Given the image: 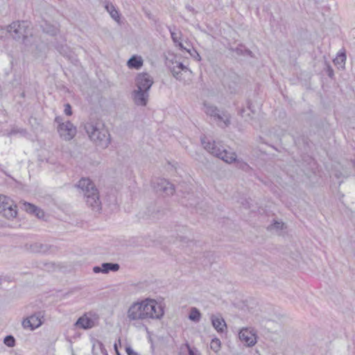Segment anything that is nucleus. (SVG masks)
<instances>
[{"label":"nucleus","instance_id":"8","mask_svg":"<svg viewBox=\"0 0 355 355\" xmlns=\"http://www.w3.org/2000/svg\"><path fill=\"white\" fill-rule=\"evenodd\" d=\"M143 300L132 303L128 309L127 318L129 321L145 320L143 311Z\"/></svg>","mask_w":355,"mask_h":355},{"label":"nucleus","instance_id":"37","mask_svg":"<svg viewBox=\"0 0 355 355\" xmlns=\"http://www.w3.org/2000/svg\"><path fill=\"white\" fill-rule=\"evenodd\" d=\"M175 67H176L179 70H182V71H184V70H187V67H185L182 62H179L177 66H175Z\"/></svg>","mask_w":355,"mask_h":355},{"label":"nucleus","instance_id":"32","mask_svg":"<svg viewBox=\"0 0 355 355\" xmlns=\"http://www.w3.org/2000/svg\"><path fill=\"white\" fill-rule=\"evenodd\" d=\"M283 226H284V223L282 222H277V221H275L273 224H271L269 227H268V230H282L283 228Z\"/></svg>","mask_w":355,"mask_h":355},{"label":"nucleus","instance_id":"41","mask_svg":"<svg viewBox=\"0 0 355 355\" xmlns=\"http://www.w3.org/2000/svg\"><path fill=\"white\" fill-rule=\"evenodd\" d=\"M114 350L116 351L117 355H119V350H118V345L116 343H114Z\"/></svg>","mask_w":355,"mask_h":355},{"label":"nucleus","instance_id":"20","mask_svg":"<svg viewBox=\"0 0 355 355\" xmlns=\"http://www.w3.org/2000/svg\"><path fill=\"white\" fill-rule=\"evenodd\" d=\"M56 49L63 56L68 58L69 60H74V61H77L76 58H73L71 51L67 45L59 44L56 46Z\"/></svg>","mask_w":355,"mask_h":355},{"label":"nucleus","instance_id":"14","mask_svg":"<svg viewBox=\"0 0 355 355\" xmlns=\"http://www.w3.org/2000/svg\"><path fill=\"white\" fill-rule=\"evenodd\" d=\"M94 321L92 318L84 315L78 319L75 325L83 329H88L94 327Z\"/></svg>","mask_w":355,"mask_h":355},{"label":"nucleus","instance_id":"11","mask_svg":"<svg viewBox=\"0 0 355 355\" xmlns=\"http://www.w3.org/2000/svg\"><path fill=\"white\" fill-rule=\"evenodd\" d=\"M132 98L137 106H146L149 98V92L146 90L136 89L132 92Z\"/></svg>","mask_w":355,"mask_h":355},{"label":"nucleus","instance_id":"34","mask_svg":"<svg viewBox=\"0 0 355 355\" xmlns=\"http://www.w3.org/2000/svg\"><path fill=\"white\" fill-rule=\"evenodd\" d=\"M64 112L67 116H71L72 114L71 106L69 103H66L64 105Z\"/></svg>","mask_w":355,"mask_h":355},{"label":"nucleus","instance_id":"27","mask_svg":"<svg viewBox=\"0 0 355 355\" xmlns=\"http://www.w3.org/2000/svg\"><path fill=\"white\" fill-rule=\"evenodd\" d=\"M3 343L9 347H12L15 345V339L11 335L6 336L3 339Z\"/></svg>","mask_w":355,"mask_h":355},{"label":"nucleus","instance_id":"4","mask_svg":"<svg viewBox=\"0 0 355 355\" xmlns=\"http://www.w3.org/2000/svg\"><path fill=\"white\" fill-rule=\"evenodd\" d=\"M143 311L144 312L145 320H159L164 314V308L156 300L146 298L143 300Z\"/></svg>","mask_w":355,"mask_h":355},{"label":"nucleus","instance_id":"30","mask_svg":"<svg viewBox=\"0 0 355 355\" xmlns=\"http://www.w3.org/2000/svg\"><path fill=\"white\" fill-rule=\"evenodd\" d=\"M220 346V341L219 339L215 338L211 340V348L215 351L217 352Z\"/></svg>","mask_w":355,"mask_h":355},{"label":"nucleus","instance_id":"17","mask_svg":"<svg viewBox=\"0 0 355 355\" xmlns=\"http://www.w3.org/2000/svg\"><path fill=\"white\" fill-rule=\"evenodd\" d=\"M211 320L213 327L216 329L217 331H224V329L226 327V324L224 319L222 317L213 315L211 318Z\"/></svg>","mask_w":355,"mask_h":355},{"label":"nucleus","instance_id":"7","mask_svg":"<svg viewBox=\"0 0 355 355\" xmlns=\"http://www.w3.org/2000/svg\"><path fill=\"white\" fill-rule=\"evenodd\" d=\"M0 214L7 219H12L17 214V205L4 195H0Z\"/></svg>","mask_w":355,"mask_h":355},{"label":"nucleus","instance_id":"39","mask_svg":"<svg viewBox=\"0 0 355 355\" xmlns=\"http://www.w3.org/2000/svg\"><path fill=\"white\" fill-rule=\"evenodd\" d=\"M188 349H189V355H196V353L194 352L193 349H191L189 346H188Z\"/></svg>","mask_w":355,"mask_h":355},{"label":"nucleus","instance_id":"6","mask_svg":"<svg viewBox=\"0 0 355 355\" xmlns=\"http://www.w3.org/2000/svg\"><path fill=\"white\" fill-rule=\"evenodd\" d=\"M10 35L15 40H23L30 33L28 22L26 21H13L9 25Z\"/></svg>","mask_w":355,"mask_h":355},{"label":"nucleus","instance_id":"5","mask_svg":"<svg viewBox=\"0 0 355 355\" xmlns=\"http://www.w3.org/2000/svg\"><path fill=\"white\" fill-rule=\"evenodd\" d=\"M204 106L205 113L214 117L220 127L224 128L230 124V116L227 112H220L216 106L207 103H205Z\"/></svg>","mask_w":355,"mask_h":355},{"label":"nucleus","instance_id":"26","mask_svg":"<svg viewBox=\"0 0 355 355\" xmlns=\"http://www.w3.org/2000/svg\"><path fill=\"white\" fill-rule=\"evenodd\" d=\"M176 241L181 243L182 247L189 245V243H193V241L190 240L187 236L178 234Z\"/></svg>","mask_w":355,"mask_h":355},{"label":"nucleus","instance_id":"46","mask_svg":"<svg viewBox=\"0 0 355 355\" xmlns=\"http://www.w3.org/2000/svg\"><path fill=\"white\" fill-rule=\"evenodd\" d=\"M182 230H186V228H185V227H182Z\"/></svg>","mask_w":355,"mask_h":355},{"label":"nucleus","instance_id":"35","mask_svg":"<svg viewBox=\"0 0 355 355\" xmlns=\"http://www.w3.org/2000/svg\"><path fill=\"white\" fill-rule=\"evenodd\" d=\"M176 44H177V45L180 47V49L181 50H185V51H187L188 53H189L192 56H193V54H192V53H191V50H190V49H187V48H185V47L183 46V44H182V42H178V43H176Z\"/></svg>","mask_w":355,"mask_h":355},{"label":"nucleus","instance_id":"19","mask_svg":"<svg viewBox=\"0 0 355 355\" xmlns=\"http://www.w3.org/2000/svg\"><path fill=\"white\" fill-rule=\"evenodd\" d=\"M28 250L34 253H45L48 251L49 248L47 245L40 243H34L29 245Z\"/></svg>","mask_w":355,"mask_h":355},{"label":"nucleus","instance_id":"12","mask_svg":"<svg viewBox=\"0 0 355 355\" xmlns=\"http://www.w3.org/2000/svg\"><path fill=\"white\" fill-rule=\"evenodd\" d=\"M154 184V187L157 192H163L167 196L172 195L174 193L173 184L166 179H158Z\"/></svg>","mask_w":355,"mask_h":355},{"label":"nucleus","instance_id":"15","mask_svg":"<svg viewBox=\"0 0 355 355\" xmlns=\"http://www.w3.org/2000/svg\"><path fill=\"white\" fill-rule=\"evenodd\" d=\"M23 205L26 212L36 216L38 218H42L44 216V212L34 205L25 202Z\"/></svg>","mask_w":355,"mask_h":355},{"label":"nucleus","instance_id":"13","mask_svg":"<svg viewBox=\"0 0 355 355\" xmlns=\"http://www.w3.org/2000/svg\"><path fill=\"white\" fill-rule=\"evenodd\" d=\"M239 339L248 347L254 345L257 343L255 334L248 328L242 329L239 334Z\"/></svg>","mask_w":355,"mask_h":355},{"label":"nucleus","instance_id":"18","mask_svg":"<svg viewBox=\"0 0 355 355\" xmlns=\"http://www.w3.org/2000/svg\"><path fill=\"white\" fill-rule=\"evenodd\" d=\"M143 60L141 56L133 55L127 62V65L130 69H139L143 66Z\"/></svg>","mask_w":355,"mask_h":355},{"label":"nucleus","instance_id":"29","mask_svg":"<svg viewBox=\"0 0 355 355\" xmlns=\"http://www.w3.org/2000/svg\"><path fill=\"white\" fill-rule=\"evenodd\" d=\"M22 326L24 329H28L31 331L35 329L36 328H35V327H33V324L31 322V321L30 320V319L28 318H25L23 321H22Z\"/></svg>","mask_w":355,"mask_h":355},{"label":"nucleus","instance_id":"24","mask_svg":"<svg viewBox=\"0 0 355 355\" xmlns=\"http://www.w3.org/2000/svg\"><path fill=\"white\" fill-rule=\"evenodd\" d=\"M200 318L201 313L200 311L196 307H192L189 315V319L193 322H198Z\"/></svg>","mask_w":355,"mask_h":355},{"label":"nucleus","instance_id":"28","mask_svg":"<svg viewBox=\"0 0 355 355\" xmlns=\"http://www.w3.org/2000/svg\"><path fill=\"white\" fill-rule=\"evenodd\" d=\"M8 35H10L9 25L5 27L0 26V39L3 40L6 38Z\"/></svg>","mask_w":355,"mask_h":355},{"label":"nucleus","instance_id":"25","mask_svg":"<svg viewBox=\"0 0 355 355\" xmlns=\"http://www.w3.org/2000/svg\"><path fill=\"white\" fill-rule=\"evenodd\" d=\"M345 52H339L336 58L334 60V63L340 67H343L346 61Z\"/></svg>","mask_w":355,"mask_h":355},{"label":"nucleus","instance_id":"1","mask_svg":"<svg viewBox=\"0 0 355 355\" xmlns=\"http://www.w3.org/2000/svg\"><path fill=\"white\" fill-rule=\"evenodd\" d=\"M84 196L87 205L96 212L101 210L99 192L93 182L87 178H82L76 184Z\"/></svg>","mask_w":355,"mask_h":355},{"label":"nucleus","instance_id":"40","mask_svg":"<svg viewBox=\"0 0 355 355\" xmlns=\"http://www.w3.org/2000/svg\"><path fill=\"white\" fill-rule=\"evenodd\" d=\"M55 121V122H57L58 123V125H60V123H62V119L59 116L56 117Z\"/></svg>","mask_w":355,"mask_h":355},{"label":"nucleus","instance_id":"10","mask_svg":"<svg viewBox=\"0 0 355 355\" xmlns=\"http://www.w3.org/2000/svg\"><path fill=\"white\" fill-rule=\"evenodd\" d=\"M137 89L149 92L153 84V78L147 73H139L135 79Z\"/></svg>","mask_w":355,"mask_h":355},{"label":"nucleus","instance_id":"9","mask_svg":"<svg viewBox=\"0 0 355 355\" xmlns=\"http://www.w3.org/2000/svg\"><path fill=\"white\" fill-rule=\"evenodd\" d=\"M58 131L60 137L65 141L72 139L77 132L76 127L69 121L60 123L58 127Z\"/></svg>","mask_w":355,"mask_h":355},{"label":"nucleus","instance_id":"33","mask_svg":"<svg viewBox=\"0 0 355 355\" xmlns=\"http://www.w3.org/2000/svg\"><path fill=\"white\" fill-rule=\"evenodd\" d=\"M181 70H179L176 67H173V69L171 70V72L173 73V76L176 78V79H181V72H180Z\"/></svg>","mask_w":355,"mask_h":355},{"label":"nucleus","instance_id":"3","mask_svg":"<svg viewBox=\"0 0 355 355\" xmlns=\"http://www.w3.org/2000/svg\"><path fill=\"white\" fill-rule=\"evenodd\" d=\"M200 141L203 148L214 156L217 157L229 164H231L236 160V153L227 151L220 143L211 141L205 135L201 137Z\"/></svg>","mask_w":355,"mask_h":355},{"label":"nucleus","instance_id":"21","mask_svg":"<svg viewBox=\"0 0 355 355\" xmlns=\"http://www.w3.org/2000/svg\"><path fill=\"white\" fill-rule=\"evenodd\" d=\"M119 264L116 263H103L102 264L103 273H108L110 271L116 272L119 270Z\"/></svg>","mask_w":355,"mask_h":355},{"label":"nucleus","instance_id":"23","mask_svg":"<svg viewBox=\"0 0 355 355\" xmlns=\"http://www.w3.org/2000/svg\"><path fill=\"white\" fill-rule=\"evenodd\" d=\"M43 318V315L41 312H37L31 316L28 317L31 322L33 324V327L35 328H38L42 324V318Z\"/></svg>","mask_w":355,"mask_h":355},{"label":"nucleus","instance_id":"44","mask_svg":"<svg viewBox=\"0 0 355 355\" xmlns=\"http://www.w3.org/2000/svg\"><path fill=\"white\" fill-rule=\"evenodd\" d=\"M194 53L196 54L197 58H198V60H200V55H199V54H198L196 51H194Z\"/></svg>","mask_w":355,"mask_h":355},{"label":"nucleus","instance_id":"31","mask_svg":"<svg viewBox=\"0 0 355 355\" xmlns=\"http://www.w3.org/2000/svg\"><path fill=\"white\" fill-rule=\"evenodd\" d=\"M169 31H170V33H171V38H172V40L173 41L174 43H178V42H180V33H175L174 31H172L171 28L169 29Z\"/></svg>","mask_w":355,"mask_h":355},{"label":"nucleus","instance_id":"42","mask_svg":"<svg viewBox=\"0 0 355 355\" xmlns=\"http://www.w3.org/2000/svg\"><path fill=\"white\" fill-rule=\"evenodd\" d=\"M99 345H100V347H101V350H102V351H103V349H104V347H103V343H99Z\"/></svg>","mask_w":355,"mask_h":355},{"label":"nucleus","instance_id":"2","mask_svg":"<svg viewBox=\"0 0 355 355\" xmlns=\"http://www.w3.org/2000/svg\"><path fill=\"white\" fill-rule=\"evenodd\" d=\"M85 130L89 139L96 145L106 148L111 142L110 135L105 125L101 121H89L85 124Z\"/></svg>","mask_w":355,"mask_h":355},{"label":"nucleus","instance_id":"43","mask_svg":"<svg viewBox=\"0 0 355 355\" xmlns=\"http://www.w3.org/2000/svg\"><path fill=\"white\" fill-rule=\"evenodd\" d=\"M329 76L331 77V75L333 74V70L331 69H329Z\"/></svg>","mask_w":355,"mask_h":355},{"label":"nucleus","instance_id":"45","mask_svg":"<svg viewBox=\"0 0 355 355\" xmlns=\"http://www.w3.org/2000/svg\"><path fill=\"white\" fill-rule=\"evenodd\" d=\"M118 342H119V345H121V340H120V338L118 340Z\"/></svg>","mask_w":355,"mask_h":355},{"label":"nucleus","instance_id":"38","mask_svg":"<svg viewBox=\"0 0 355 355\" xmlns=\"http://www.w3.org/2000/svg\"><path fill=\"white\" fill-rule=\"evenodd\" d=\"M93 272L94 273H99V272H102L103 273L102 266H94L93 268Z\"/></svg>","mask_w":355,"mask_h":355},{"label":"nucleus","instance_id":"36","mask_svg":"<svg viewBox=\"0 0 355 355\" xmlns=\"http://www.w3.org/2000/svg\"><path fill=\"white\" fill-rule=\"evenodd\" d=\"M125 350H126V352H127L128 355H139L130 347H126Z\"/></svg>","mask_w":355,"mask_h":355},{"label":"nucleus","instance_id":"16","mask_svg":"<svg viewBox=\"0 0 355 355\" xmlns=\"http://www.w3.org/2000/svg\"><path fill=\"white\" fill-rule=\"evenodd\" d=\"M105 9L109 12L111 17L115 21L119 20V13L118 10L115 8V6L113 5L112 2L109 0H104L103 1Z\"/></svg>","mask_w":355,"mask_h":355},{"label":"nucleus","instance_id":"22","mask_svg":"<svg viewBox=\"0 0 355 355\" xmlns=\"http://www.w3.org/2000/svg\"><path fill=\"white\" fill-rule=\"evenodd\" d=\"M43 31L51 35H55L58 32V28L46 21L44 24L41 25Z\"/></svg>","mask_w":355,"mask_h":355}]
</instances>
